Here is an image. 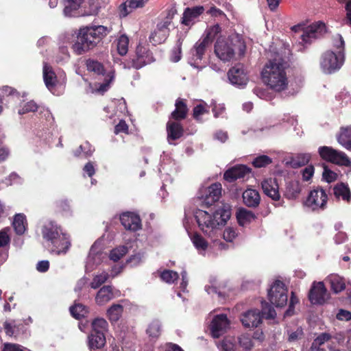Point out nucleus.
Listing matches in <instances>:
<instances>
[{
    "label": "nucleus",
    "mask_w": 351,
    "mask_h": 351,
    "mask_svg": "<svg viewBox=\"0 0 351 351\" xmlns=\"http://www.w3.org/2000/svg\"><path fill=\"white\" fill-rule=\"evenodd\" d=\"M261 201L259 193L255 189H247L243 192V203L248 207H257Z\"/></svg>",
    "instance_id": "obj_25"
},
{
    "label": "nucleus",
    "mask_w": 351,
    "mask_h": 351,
    "mask_svg": "<svg viewBox=\"0 0 351 351\" xmlns=\"http://www.w3.org/2000/svg\"><path fill=\"white\" fill-rule=\"evenodd\" d=\"M215 53L219 60L226 62L233 59L235 50L230 40L219 38L215 45Z\"/></svg>",
    "instance_id": "obj_10"
},
{
    "label": "nucleus",
    "mask_w": 351,
    "mask_h": 351,
    "mask_svg": "<svg viewBox=\"0 0 351 351\" xmlns=\"http://www.w3.org/2000/svg\"><path fill=\"white\" fill-rule=\"evenodd\" d=\"M343 61L344 57L342 51L335 53L331 50H328L321 56L320 68L324 73L331 74L341 67Z\"/></svg>",
    "instance_id": "obj_6"
},
{
    "label": "nucleus",
    "mask_w": 351,
    "mask_h": 351,
    "mask_svg": "<svg viewBox=\"0 0 351 351\" xmlns=\"http://www.w3.org/2000/svg\"><path fill=\"white\" fill-rule=\"evenodd\" d=\"M38 109V106L33 101H30L27 103H26L21 109L19 110V114H23L29 112H35Z\"/></svg>",
    "instance_id": "obj_59"
},
{
    "label": "nucleus",
    "mask_w": 351,
    "mask_h": 351,
    "mask_svg": "<svg viewBox=\"0 0 351 351\" xmlns=\"http://www.w3.org/2000/svg\"><path fill=\"white\" fill-rule=\"evenodd\" d=\"M129 39L125 36H121L117 42V50L120 55H125L128 49Z\"/></svg>",
    "instance_id": "obj_49"
},
{
    "label": "nucleus",
    "mask_w": 351,
    "mask_h": 351,
    "mask_svg": "<svg viewBox=\"0 0 351 351\" xmlns=\"http://www.w3.org/2000/svg\"><path fill=\"white\" fill-rule=\"evenodd\" d=\"M333 194L338 200L341 199L343 201L350 203L351 201V191L347 184L343 182L337 183L333 187Z\"/></svg>",
    "instance_id": "obj_24"
},
{
    "label": "nucleus",
    "mask_w": 351,
    "mask_h": 351,
    "mask_svg": "<svg viewBox=\"0 0 351 351\" xmlns=\"http://www.w3.org/2000/svg\"><path fill=\"white\" fill-rule=\"evenodd\" d=\"M218 347L222 351H234L235 350V341L232 337L225 338Z\"/></svg>",
    "instance_id": "obj_52"
},
{
    "label": "nucleus",
    "mask_w": 351,
    "mask_h": 351,
    "mask_svg": "<svg viewBox=\"0 0 351 351\" xmlns=\"http://www.w3.org/2000/svg\"><path fill=\"white\" fill-rule=\"evenodd\" d=\"M110 32V29L104 25H91L80 28L76 40L72 45L73 52L82 55L94 49Z\"/></svg>",
    "instance_id": "obj_2"
},
{
    "label": "nucleus",
    "mask_w": 351,
    "mask_h": 351,
    "mask_svg": "<svg viewBox=\"0 0 351 351\" xmlns=\"http://www.w3.org/2000/svg\"><path fill=\"white\" fill-rule=\"evenodd\" d=\"M241 176V165H238L228 169L223 175L224 179L229 182H234Z\"/></svg>",
    "instance_id": "obj_39"
},
{
    "label": "nucleus",
    "mask_w": 351,
    "mask_h": 351,
    "mask_svg": "<svg viewBox=\"0 0 351 351\" xmlns=\"http://www.w3.org/2000/svg\"><path fill=\"white\" fill-rule=\"evenodd\" d=\"M109 278V275L107 272H102L99 274L96 275L93 281L90 283L91 288L95 289L99 287L102 284L106 282Z\"/></svg>",
    "instance_id": "obj_48"
},
{
    "label": "nucleus",
    "mask_w": 351,
    "mask_h": 351,
    "mask_svg": "<svg viewBox=\"0 0 351 351\" xmlns=\"http://www.w3.org/2000/svg\"><path fill=\"white\" fill-rule=\"evenodd\" d=\"M86 67L88 71L93 72L96 75L103 74L104 71L103 65L98 61L93 60H88L86 61Z\"/></svg>",
    "instance_id": "obj_43"
},
{
    "label": "nucleus",
    "mask_w": 351,
    "mask_h": 351,
    "mask_svg": "<svg viewBox=\"0 0 351 351\" xmlns=\"http://www.w3.org/2000/svg\"><path fill=\"white\" fill-rule=\"evenodd\" d=\"M261 186L263 193L274 201H278L280 198L279 193V186L276 178L265 179Z\"/></svg>",
    "instance_id": "obj_16"
},
{
    "label": "nucleus",
    "mask_w": 351,
    "mask_h": 351,
    "mask_svg": "<svg viewBox=\"0 0 351 351\" xmlns=\"http://www.w3.org/2000/svg\"><path fill=\"white\" fill-rule=\"evenodd\" d=\"M176 14L173 9L168 12L167 17L157 24L156 29L149 36V41L154 45H158L164 43L169 34L171 21Z\"/></svg>",
    "instance_id": "obj_9"
},
{
    "label": "nucleus",
    "mask_w": 351,
    "mask_h": 351,
    "mask_svg": "<svg viewBox=\"0 0 351 351\" xmlns=\"http://www.w3.org/2000/svg\"><path fill=\"white\" fill-rule=\"evenodd\" d=\"M340 3L345 4L347 23L351 26V0H337Z\"/></svg>",
    "instance_id": "obj_63"
},
{
    "label": "nucleus",
    "mask_w": 351,
    "mask_h": 351,
    "mask_svg": "<svg viewBox=\"0 0 351 351\" xmlns=\"http://www.w3.org/2000/svg\"><path fill=\"white\" fill-rule=\"evenodd\" d=\"M314 167L313 165H308L302 171V179L304 181L310 180L314 174Z\"/></svg>",
    "instance_id": "obj_62"
},
{
    "label": "nucleus",
    "mask_w": 351,
    "mask_h": 351,
    "mask_svg": "<svg viewBox=\"0 0 351 351\" xmlns=\"http://www.w3.org/2000/svg\"><path fill=\"white\" fill-rule=\"evenodd\" d=\"M301 192L300 182L298 180H290L287 182L285 195L289 199H295Z\"/></svg>",
    "instance_id": "obj_30"
},
{
    "label": "nucleus",
    "mask_w": 351,
    "mask_h": 351,
    "mask_svg": "<svg viewBox=\"0 0 351 351\" xmlns=\"http://www.w3.org/2000/svg\"><path fill=\"white\" fill-rule=\"evenodd\" d=\"M207 112V110L203 104H199L193 109V117L196 120L200 121L201 116Z\"/></svg>",
    "instance_id": "obj_64"
},
{
    "label": "nucleus",
    "mask_w": 351,
    "mask_h": 351,
    "mask_svg": "<svg viewBox=\"0 0 351 351\" xmlns=\"http://www.w3.org/2000/svg\"><path fill=\"white\" fill-rule=\"evenodd\" d=\"M106 344V337L105 334L102 332H95L91 333L88 337V345L90 350L92 349H100L103 348Z\"/></svg>",
    "instance_id": "obj_27"
},
{
    "label": "nucleus",
    "mask_w": 351,
    "mask_h": 351,
    "mask_svg": "<svg viewBox=\"0 0 351 351\" xmlns=\"http://www.w3.org/2000/svg\"><path fill=\"white\" fill-rule=\"evenodd\" d=\"M287 288L285 283L276 280L267 291V299L276 308L285 306L288 301Z\"/></svg>",
    "instance_id": "obj_7"
},
{
    "label": "nucleus",
    "mask_w": 351,
    "mask_h": 351,
    "mask_svg": "<svg viewBox=\"0 0 351 351\" xmlns=\"http://www.w3.org/2000/svg\"><path fill=\"white\" fill-rule=\"evenodd\" d=\"M167 139L169 143L171 141L180 138L183 135V128L180 123L176 120L169 119L167 124Z\"/></svg>",
    "instance_id": "obj_22"
},
{
    "label": "nucleus",
    "mask_w": 351,
    "mask_h": 351,
    "mask_svg": "<svg viewBox=\"0 0 351 351\" xmlns=\"http://www.w3.org/2000/svg\"><path fill=\"white\" fill-rule=\"evenodd\" d=\"M119 291H114L111 286L102 287L97 293L95 302L99 306L105 305L118 295Z\"/></svg>",
    "instance_id": "obj_19"
},
{
    "label": "nucleus",
    "mask_w": 351,
    "mask_h": 351,
    "mask_svg": "<svg viewBox=\"0 0 351 351\" xmlns=\"http://www.w3.org/2000/svg\"><path fill=\"white\" fill-rule=\"evenodd\" d=\"M334 47L337 49V51H342L344 55L345 43L341 35L337 34L334 38Z\"/></svg>",
    "instance_id": "obj_61"
},
{
    "label": "nucleus",
    "mask_w": 351,
    "mask_h": 351,
    "mask_svg": "<svg viewBox=\"0 0 351 351\" xmlns=\"http://www.w3.org/2000/svg\"><path fill=\"white\" fill-rule=\"evenodd\" d=\"M221 32L220 26L217 24L210 27H208L204 33V37L203 39L211 43L215 36Z\"/></svg>",
    "instance_id": "obj_46"
},
{
    "label": "nucleus",
    "mask_w": 351,
    "mask_h": 351,
    "mask_svg": "<svg viewBox=\"0 0 351 351\" xmlns=\"http://www.w3.org/2000/svg\"><path fill=\"white\" fill-rule=\"evenodd\" d=\"M120 220L127 230L136 231L141 228L140 217L134 213H125L121 215Z\"/></svg>",
    "instance_id": "obj_20"
},
{
    "label": "nucleus",
    "mask_w": 351,
    "mask_h": 351,
    "mask_svg": "<svg viewBox=\"0 0 351 351\" xmlns=\"http://www.w3.org/2000/svg\"><path fill=\"white\" fill-rule=\"evenodd\" d=\"M229 327V322L226 315L221 314L214 317L210 325V330L213 337L219 338Z\"/></svg>",
    "instance_id": "obj_13"
},
{
    "label": "nucleus",
    "mask_w": 351,
    "mask_h": 351,
    "mask_svg": "<svg viewBox=\"0 0 351 351\" xmlns=\"http://www.w3.org/2000/svg\"><path fill=\"white\" fill-rule=\"evenodd\" d=\"M332 339V335L328 332L320 333L313 341L311 347V351H318V350H324L320 347L326 342H328Z\"/></svg>",
    "instance_id": "obj_36"
},
{
    "label": "nucleus",
    "mask_w": 351,
    "mask_h": 351,
    "mask_svg": "<svg viewBox=\"0 0 351 351\" xmlns=\"http://www.w3.org/2000/svg\"><path fill=\"white\" fill-rule=\"evenodd\" d=\"M221 285L219 284L218 279L215 277H211L209 280V284L205 286V291L210 295H217L219 298L224 297L225 292L221 290Z\"/></svg>",
    "instance_id": "obj_34"
},
{
    "label": "nucleus",
    "mask_w": 351,
    "mask_h": 351,
    "mask_svg": "<svg viewBox=\"0 0 351 351\" xmlns=\"http://www.w3.org/2000/svg\"><path fill=\"white\" fill-rule=\"evenodd\" d=\"M147 333L151 338H157L160 334V326L158 322H152L147 329Z\"/></svg>",
    "instance_id": "obj_53"
},
{
    "label": "nucleus",
    "mask_w": 351,
    "mask_h": 351,
    "mask_svg": "<svg viewBox=\"0 0 351 351\" xmlns=\"http://www.w3.org/2000/svg\"><path fill=\"white\" fill-rule=\"evenodd\" d=\"M176 109L171 114V119L180 121L186 118L188 108L182 99H178L175 104Z\"/></svg>",
    "instance_id": "obj_29"
},
{
    "label": "nucleus",
    "mask_w": 351,
    "mask_h": 351,
    "mask_svg": "<svg viewBox=\"0 0 351 351\" xmlns=\"http://www.w3.org/2000/svg\"><path fill=\"white\" fill-rule=\"evenodd\" d=\"M123 306L119 304H112L107 311V317L113 323L117 322L122 315Z\"/></svg>",
    "instance_id": "obj_38"
},
{
    "label": "nucleus",
    "mask_w": 351,
    "mask_h": 351,
    "mask_svg": "<svg viewBox=\"0 0 351 351\" xmlns=\"http://www.w3.org/2000/svg\"><path fill=\"white\" fill-rule=\"evenodd\" d=\"M153 61L154 58L148 49L143 46L138 45L136 49V55L131 60V66L138 69Z\"/></svg>",
    "instance_id": "obj_12"
},
{
    "label": "nucleus",
    "mask_w": 351,
    "mask_h": 351,
    "mask_svg": "<svg viewBox=\"0 0 351 351\" xmlns=\"http://www.w3.org/2000/svg\"><path fill=\"white\" fill-rule=\"evenodd\" d=\"M12 226L18 235H23L27 230V221L26 216L23 213H18L14 216Z\"/></svg>",
    "instance_id": "obj_26"
},
{
    "label": "nucleus",
    "mask_w": 351,
    "mask_h": 351,
    "mask_svg": "<svg viewBox=\"0 0 351 351\" xmlns=\"http://www.w3.org/2000/svg\"><path fill=\"white\" fill-rule=\"evenodd\" d=\"M262 309L261 315L262 317H265L267 319H274L276 316V311L271 306V304L266 302L265 301L262 302Z\"/></svg>",
    "instance_id": "obj_42"
},
{
    "label": "nucleus",
    "mask_w": 351,
    "mask_h": 351,
    "mask_svg": "<svg viewBox=\"0 0 351 351\" xmlns=\"http://www.w3.org/2000/svg\"><path fill=\"white\" fill-rule=\"evenodd\" d=\"M194 215L200 230L209 237H213L220 232L230 219V206L229 204H223L214 211L197 209Z\"/></svg>",
    "instance_id": "obj_1"
},
{
    "label": "nucleus",
    "mask_w": 351,
    "mask_h": 351,
    "mask_svg": "<svg viewBox=\"0 0 351 351\" xmlns=\"http://www.w3.org/2000/svg\"><path fill=\"white\" fill-rule=\"evenodd\" d=\"M328 281L330 283V289L335 293H339L346 289V284L343 279L338 275H330Z\"/></svg>",
    "instance_id": "obj_33"
},
{
    "label": "nucleus",
    "mask_w": 351,
    "mask_h": 351,
    "mask_svg": "<svg viewBox=\"0 0 351 351\" xmlns=\"http://www.w3.org/2000/svg\"><path fill=\"white\" fill-rule=\"evenodd\" d=\"M112 78L113 76H110L109 79H105L104 82H103L102 84H95V87L93 88L92 92H95L101 94L104 93L109 88L110 82H111Z\"/></svg>",
    "instance_id": "obj_55"
},
{
    "label": "nucleus",
    "mask_w": 351,
    "mask_h": 351,
    "mask_svg": "<svg viewBox=\"0 0 351 351\" xmlns=\"http://www.w3.org/2000/svg\"><path fill=\"white\" fill-rule=\"evenodd\" d=\"M128 252V248L125 246H120L112 250L110 254V258L114 261H117Z\"/></svg>",
    "instance_id": "obj_54"
},
{
    "label": "nucleus",
    "mask_w": 351,
    "mask_h": 351,
    "mask_svg": "<svg viewBox=\"0 0 351 351\" xmlns=\"http://www.w3.org/2000/svg\"><path fill=\"white\" fill-rule=\"evenodd\" d=\"M261 322L262 316L258 309L250 310L243 314V326L246 328H257Z\"/></svg>",
    "instance_id": "obj_21"
},
{
    "label": "nucleus",
    "mask_w": 351,
    "mask_h": 351,
    "mask_svg": "<svg viewBox=\"0 0 351 351\" xmlns=\"http://www.w3.org/2000/svg\"><path fill=\"white\" fill-rule=\"evenodd\" d=\"M117 107V111H119L121 113H125V112L127 111V106L125 101L121 98L119 99H116L114 101H112L111 102L110 106H108L104 108V110L106 112H110V108H113L114 107Z\"/></svg>",
    "instance_id": "obj_47"
},
{
    "label": "nucleus",
    "mask_w": 351,
    "mask_h": 351,
    "mask_svg": "<svg viewBox=\"0 0 351 351\" xmlns=\"http://www.w3.org/2000/svg\"><path fill=\"white\" fill-rule=\"evenodd\" d=\"M272 163V159L266 155H261L256 157L252 161V165L255 168L266 167Z\"/></svg>",
    "instance_id": "obj_44"
},
{
    "label": "nucleus",
    "mask_w": 351,
    "mask_h": 351,
    "mask_svg": "<svg viewBox=\"0 0 351 351\" xmlns=\"http://www.w3.org/2000/svg\"><path fill=\"white\" fill-rule=\"evenodd\" d=\"M338 143L346 149L351 145V125L341 127L339 134L337 136Z\"/></svg>",
    "instance_id": "obj_32"
},
{
    "label": "nucleus",
    "mask_w": 351,
    "mask_h": 351,
    "mask_svg": "<svg viewBox=\"0 0 351 351\" xmlns=\"http://www.w3.org/2000/svg\"><path fill=\"white\" fill-rule=\"evenodd\" d=\"M221 195V184L215 183L210 185L207 189L204 202L207 205H212L218 201Z\"/></svg>",
    "instance_id": "obj_23"
},
{
    "label": "nucleus",
    "mask_w": 351,
    "mask_h": 351,
    "mask_svg": "<svg viewBox=\"0 0 351 351\" xmlns=\"http://www.w3.org/2000/svg\"><path fill=\"white\" fill-rule=\"evenodd\" d=\"M326 32V25L323 22L319 21L309 25L301 36L302 41L305 43L311 42Z\"/></svg>",
    "instance_id": "obj_15"
},
{
    "label": "nucleus",
    "mask_w": 351,
    "mask_h": 351,
    "mask_svg": "<svg viewBox=\"0 0 351 351\" xmlns=\"http://www.w3.org/2000/svg\"><path fill=\"white\" fill-rule=\"evenodd\" d=\"M83 1L84 0H64V15L66 16H74V12L78 10Z\"/></svg>",
    "instance_id": "obj_37"
},
{
    "label": "nucleus",
    "mask_w": 351,
    "mask_h": 351,
    "mask_svg": "<svg viewBox=\"0 0 351 351\" xmlns=\"http://www.w3.org/2000/svg\"><path fill=\"white\" fill-rule=\"evenodd\" d=\"M92 332H105L108 330V324L104 318H96L92 322Z\"/></svg>",
    "instance_id": "obj_40"
},
{
    "label": "nucleus",
    "mask_w": 351,
    "mask_h": 351,
    "mask_svg": "<svg viewBox=\"0 0 351 351\" xmlns=\"http://www.w3.org/2000/svg\"><path fill=\"white\" fill-rule=\"evenodd\" d=\"M181 40L179 39L176 47L172 51L171 60L173 62H178L181 58Z\"/></svg>",
    "instance_id": "obj_60"
},
{
    "label": "nucleus",
    "mask_w": 351,
    "mask_h": 351,
    "mask_svg": "<svg viewBox=\"0 0 351 351\" xmlns=\"http://www.w3.org/2000/svg\"><path fill=\"white\" fill-rule=\"evenodd\" d=\"M227 76L230 84L239 88L241 86V65L237 64L230 68L227 73Z\"/></svg>",
    "instance_id": "obj_28"
},
{
    "label": "nucleus",
    "mask_w": 351,
    "mask_h": 351,
    "mask_svg": "<svg viewBox=\"0 0 351 351\" xmlns=\"http://www.w3.org/2000/svg\"><path fill=\"white\" fill-rule=\"evenodd\" d=\"M11 230L10 228H4L0 230V247H8L10 242Z\"/></svg>",
    "instance_id": "obj_50"
},
{
    "label": "nucleus",
    "mask_w": 351,
    "mask_h": 351,
    "mask_svg": "<svg viewBox=\"0 0 351 351\" xmlns=\"http://www.w3.org/2000/svg\"><path fill=\"white\" fill-rule=\"evenodd\" d=\"M160 278L162 281L169 284H171L178 280V274L177 272L172 270H164L160 274Z\"/></svg>",
    "instance_id": "obj_51"
},
{
    "label": "nucleus",
    "mask_w": 351,
    "mask_h": 351,
    "mask_svg": "<svg viewBox=\"0 0 351 351\" xmlns=\"http://www.w3.org/2000/svg\"><path fill=\"white\" fill-rule=\"evenodd\" d=\"M203 6H195L187 8L184 10L181 23L186 26L193 25L197 20L199 16L204 12Z\"/></svg>",
    "instance_id": "obj_18"
},
{
    "label": "nucleus",
    "mask_w": 351,
    "mask_h": 351,
    "mask_svg": "<svg viewBox=\"0 0 351 351\" xmlns=\"http://www.w3.org/2000/svg\"><path fill=\"white\" fill-rule=\"evenodd\" d=\"M210 43L204 39L199 40L195 46V53L197 60H202L206 47Z\"/></svg>",
    "instance_id": "obj_45"
},
{
    "label": "nucleus",
    "mask_w": 351,
    "mask_h": 351,
    "mask_svg": "<svg viewBox=\"0 0 351 351\" xmlns=\"http://www.w3.org/2000/svg\"><path fill=\"white\" fill-rule=\"evenodd\" d=\"M328 196L326 190L320 186H313L309 191L304 206L313 212H320L326 209Z\"/></svg>",
    "instance_id": "obj_5"
},
{
    "label": "nucleus",
    "mask_w": 351,
    "mask_h": 351,
    "mask_svg": "<svg viewBox=\"0 0 351 351\" xmlns=\"http://www.w3.org/2000/svg\"><path fill=\"white\" fill-rule=\"evenodd\" d=\"M304 331L302 328H298L296 330L289 332L288 341L295 342L304 337Z\"/></svg>",
    "instance_id": "obj_58"
},
{
    "label": "nucleus",
    "mask_w": 351,
    "mask_h": 351,
    "mask_svg": "<svg viewBox=\"0 0 351 351\" xmlns=\"http://www.w3.org/2000/svg\"><path fill=\"white\" fill-rule=\"evenodd\" d=\"M70 312L72 316L76 319L85 317L88 313V308L82 304H75L70 307Z\"/></svg>",
    "instance_id": "obj_41"
},
{
    "label": "nucleus",
    "mask_w": 351,
    "mask_h": 351,
    "mask_svg": "<svg viewBox=\"0 0 351 351\" xmlns=\"http://www.w3.org/2000/svg\"><path fill=\"white\" fill-rule=\"evenodd\" d=\"M285 64L282 59L269 60L261 71L263 82L276 92L283 91L288 87Z\"/></svg>",
    "instance_id": "obj_4"
},
{
    "label": "nucleus",
    "mask_w": 351,
    "mask_h": 351,
    "mask_svg": "<svg viewBox=\"0 0 351 351\" xmlns=\"http://www.w3.org/2000/svg\"><path fill=\"white\" fill-rule=\"evenodd\" d=\"M191 240L199 254L204 255L208 248V243L204 237L196 233L191 236Z\"/></svg>",
    "instance_id": "obj_35"
},
{
    "label": "nucleus",
    "mask_w": 351,
    "mask_h": 351,
    "mask_svg": "<svg viewBox=\"0 0 351 351\" xmlns=\"http://www.w3.org/2000/svg\"><path fill=\"white\" fill-rule=\"evenodd\" d=\"M42 234L49 252L52 254L64 255L71 246L70 236L55 222L46 223L43 227Z\"/></svg>",
    "instance_id": "obj_3"
},
{
    "label": "nucleus",
    "mask_w": 351,
    "mask_h": 351,
    "mask_svg": "<svg viewBox=\"0 0 351 351\" xmlns=\"http://www.w3.org/2000/svg\"><path fill=\"white\" fill-rule=\"evenodd\" d=\"M104 255L101 252V248L99 247V243L95 242L91 247L90 252L87 258L86 269L91 271L95 265L99 264Z\"/></svg>",
    "instance_id": "obj_17"
},
{
    "label": "nucleus",
    "mask_w": 351,
    "mask_h": 351,
    "mask_svg": "<svg viewBox=\"0 0 351 351\" xmlns=\"http://www.w3.org/2000/svg\"><path fill=\"white\" fill-rule=\"evenodd\" d=\"M43 80L47 89L53 93L55 88L59 84L64 82V77L62 79H58L56 73L53 70L52 67L44 63L43 69ZM61 78V77H60Z\"/></svg>",
    "instance_id": "obj_14"
},
{
    "label": "nucleus",
    "mask_w": 351,
    "mask_h": 351,
    "mask_svg": "<svg viewBox=\"0 0 351 351\" xmlns=\"http://www.w3.org/2000/svg\"><path fill=\"white\" fill-rule=\"evenodd\" d=\"M318 153L322 159L325 161L339 166L350 167L351 165V161L345 152L332 147L321 146L318 149Z\"/></svg>",
    "instance_id": "obj_8"
},
{
    "label": "nucleus",
    "mask_w": 351,
    "mask_h": 351,
    "mask_svg": "<svg viewBox=\"0 0 351 351\" xmlns=\"http://www.w3.org/2000/svg\"><path fill=\"white\" fill-rule=\"evenodd\" d=\"M18 93L12 87L5 86L0 88V101L1 103L9 104L15 99H19Z\"/></svg>",
    "instance_id": "obj_31"
},
{
    "label": "nucleus",
    "mask_w": 351,
    "mask_h": 351,
    "mask_svg": "<svg viewBox=\"0 0 351 351\" xmlns=\"http://www.w3.org/2000/svg\"><path fill=\"white\" fill-rule=\"evenodd\" d=\"M308 300L313 304H323L328 298L327 289L323 282H314L308 293Z\"/></svg>",
    "instance_id": "obj_11"
},
{
    "label": "nucleus",
    "mask_w": 351,
    "mask_h": 351,
    "mask_svg": "<svg viewBox=\"0 0 351 351\" xmlns=\"http://www.w3.org/2000/svg\"><path fill=\"white\" fill-rule=\"evenodd\" d=\"M299 302V300L295 292L291 291L289 308L286 311L285 315L286 316H291L294 314L295 305Z\"/></svg>",
    "instance_id": "obj_56"
},
{
    "label": "nucleus",
    "mask_w": 351,
    "mask_h": 351,
    "mask_svg": "<svg viewBox=\"0 0 351 351\" xmlns=\"http://www.w3.org/2000/svg\"><path fill=\"white\" fill-rule=\"evenodd\" d=\"M337 174L329 169L327 167H324L322 173L323 179L328 183L332 182L337 179Z\"/></svg>",
    "instance_id": "obj_57"
}]
</instances>
